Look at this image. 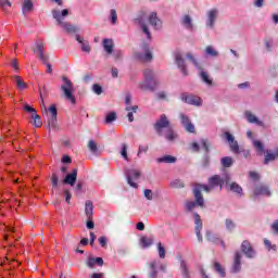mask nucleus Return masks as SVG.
I'll use <instances>...</instances> for the list:
<instances>
[{
	"label": "nucleus",
	"mask_w": 278,
	"mask_h": 278,
	"mask_svg": "<svg viewBox=\"0 0 278 278\" xmlns=\"http://www.w3.org/2000/svg\"><path fill=\"white\" fill-rule=\"evenodd\" d=\"M225 224H226V229L228 231H233L236 229V223H233V220H231L230 218H227Z\"/></svg>",
	"instance_id": "nucleus-45"
},
{
	"label": "nucleus",
	"mask_w": 278,
	"mask_h": 278,
	"mask_svg": "<svg viewBox=\"0 0 278 278\" xmlns=\"http://www.w3.org/2000/svg\"><path fill=\"white\" fill-rule=\"evenodd\" d=\"M180 100L182 101V103H187L188 105H194L195 108H201V105H203V100L201 99V97L193 93L182 92L180 94Z\"/></svg>",
	"instance_id": "nucleus-7"
},
{
	"label": "nucleus",
	"mask_w": 278,
	"mask_h": 278,
	"mask_svg": "<svg viewBox=\"0 0 278 278\" xmlns=\"http://www.w3.org/2000/svg\"><path fill=\"white\" fill-rule=\"evenodd\" d=\"M121 155L124 157V160H126V162H129V156L127 155V143L122 146Z\"/></svg>",
	"instance_id": "nucleus-50"
},
{
	"label": "nucleus",
	"mask_w": 278,
	"mask_h": 278,
	"mask_svg": "<svg viewBox=\"0 0 278 278\" xmlns=\"http://www.w3.org/2000/svg\"><path fill=\"white\" fill-rule=\"evenodd\" d=\"M114 121H116V113L115 112L109 113L106 115L105 123L110 124V123H114Z\"/></svg>",
	"instance_id": "nucleus-49"
},
{
	"label": "nucleus",
	"mask_w": 278,
	"mask_h": 278,
	"mask_svg": "<svg viewBox=\"0 0 278 278\" xmlns=\"http://www.w3.org/2000/svg\"><path fill=\"white\" fill-rule=\"evenodd\" d=\"M91 90L94 92V94H103V87H101L99 84H93Z\"/></svg>",
	"instance_id": "nucleus-46"
},
{
	"label": "nucleus",
	"mask_w": 278,
	"mask_h": 278,
	"mask_svg": "<svg viewBox=\"0 0 278 278\" xmlns=\"http://www.w3.org/2000/svg\"><path fill=\"white\" fill-rule=\"evenodd\" d=\"M214 268H215L216 273H218L220 275V277H226L227 274L225 273V268H223L220 263L215 262L214 263Z\"/></svg>",
	"instance_id": "nucleus-38"
},
{
	"label": "nucleus",
	"mask_w": 278,
	"mask_h": 278,
	"mask_svg": "<svg viewBox=\"0 0 278 278\" xmlns=\"http://www.w3.org/2000/svg\"><path fill=\"white\" fill-rule=\"evenodd\" d=\"M186 58H187V60H189L190 62L193 63L195 68H200L201 70V64H199V61H197V59L194 58V55H192V53H187Z\"/></svg>",
	"instance_id": "nucleus-41"
},
{
	"label": "nucleus",
	"mask_w": 278,
	"mask_h": 278,
	"mask_svg": "<svg viewBox=\"0 0 278 278\" xmlns=\"http://www.w3.org/2000/svg\"><path fill=\"white\" fill-rule=\"evenodd\" d=\"M197 205H199V207H201V204L197 201V198H195V202L194 201L186 202L185 207H186L187 212H192V210H194V207H197Z\"/></svg>",
	"instance_id": "nucleus-35"
},
{
	"label": "nucleus",
	"mask_w": 278,
	"mask_h": 278,
	"mask_svg": "<svg viewBox=\"0 0 278 278\" xmlns=\"http://www.w3.org/2000/svg\"><path fill=\"white\" fill-rule=\"evenodd\" d=\"M149 23L155 29H162V20H160V17H157V13L156 12H152L150 14Z\"/></svg>",
	"instance_id": "nucleus-17"
},
{
	"label": "nucleus",
	"mask_w": 278,
	"mask_h": 278,
	"mask_svg": "<svg viewBox=\"0 0 278 278\" xmlns=\"http://www.w3.org/2000/svg\"><path fill=\"white\" fill-rule=\"evenodd\" d=\"M244 116L248 123L258 125V127H264V122L260 121L251 111H245Z\"/></svg>",
	"instance_id": "nucleus-19"
},
{
	"label": "nucleus",
	"mask_w": 278,
	"mask_h": 278,
	"mask_svg": "<svg viewBox=\"0 0 278 278\" xmlns=\"http://www.w3.org/2000/svg\"><path fill=\"white\" fill-rule=\"evenodd\" d=\"M216 16H218V10L212 9L211 11H208V13H207V22H206L207 27H214V23L216 21Z\"/></svg>",
	"instance_id": "nucleus-24"
},
{
	"label": "nucleus",
	"mask_w": 278,
	"mask_h": 278,
	"mask_svg": "<svg viewBox=\"0 0 278 278\" xmlns=\"http://www.w3.org/2000/svg\"><path fill=\"white\" fill-rule=\"evenodd\" d=\"M31 118L34 121L35 127H42V121H40V115H38V113H34Z\"/></svg>",
	"instance_id": "nucleus-42"
},
{
	"label": "nucleus",
	"mask_w": 278,
	"mask_h": 278,
	"mask_svg": "<svg viewBox=\"0 0 278 278\" xmlns=\"http://www.w3.org/2000/svg\"><path fill=\"white\" fill-rule=\"evenodd\" d=\"M93 210H94V205L92 204V202L87 201L85 204V214L87 216V219L92 218Z\"/></svg>",
	"instance_id": "nucleus-29"
},
{
	"label": "nucleus",
	"mask_w": 278,
	"mask_h": 278,
	"mask_svg": "<svg viewBox=\"0 0 278 278\" xmlns=\"http://www.w3.org/2000/svg\"><path fill=\"white\" fill-rule=\"evenodd\" d=\"M52 16L56 21L58 25L62 27V29H64V31L67 34H76V31H79L78 27L64 22V17L68 16V9H64L62 11L53 10Z\"/></svg>",
	"instance_id": "nucleus-2"
},
{
	"label": "nucleus",
	"mask_w": 278,
	"mask_h": 278,
	"mask_svg": "<svg viewBox=\"0 0 278 278\" xmlns=\"http://www.w3.org/2000/svg\"><path fill=\"white\" fill-rule=\"evenodd\" d=\"M180 269H181L184 277H188V265L186 264L185 261L180 262Z\"/></svg>",
	"instance_id": "nucleus-52"
},
{
	"label": "nucleus",
	"mask_w": 278,
	"mask_h": 278,
	"mask_svg": "<svg viewBox=\"0 0 278 278\" xmlns=\"http://www.w3.org/2000/svg\"><path fill=\"white\" fill-rule=\"evenodd\" d=\"M127 184L130 185L131 188H138V184L134 181H138L140 179V172L138 169H128L126 172Z\"/></svg>",
	"instance_id": "nucleus-10"
},
{
	"label": "nucleus",
	"mask_w": 278,
	"mask_h": 278,
	"mask_svg": "<svg viewBox=\"0 0 278 278\" xmlns=\"http://www.w3.org/2000/svg\"><path fill=\"white\" fill-rule=\"evenodd\" d=\"M40 106L42 113L48 116V126L49 129H58V106L52 104L49 109L45 105V99H42V93H40Z\"/></svg>",
	"instance_id": "nucleus-3"
},
{
	"label": "nucleus",
	"mask_w": 278,
	"mask_h": 278,
	"mask_svg": "<svg viewBox=\"0 0 278 278\" xmlns=\"http://www.w3.org/2000/svg\"><path fill=\"white\" fill-rule=\"evenodd\" d=\"M180 121H181L182 127H185V131H187L188 134L197 132V129L194 128V124H192L189 116H186V114L180 113Z\"/></svg>",
	"instance_id": "nucleus-11"
},
{
	"label": "nucleus",
	"mask_w": 278,
	"mask_h": 278,
	"mask_svg": "<svg viewBox=\"0 0 278 278\" xmlns=\"http://www.w3.org/2000/svg\"><path fill=\"white\" fill-rule=\"evenodd\" d=\"M34 10V2L31 0H24L22 4V14L26 16Z\"/></svg>",
	"instance_id": "nucleus-25"
},
{
	"label": "nucleus",
	"mask_w": 278,
	"mask_h": 278,
	"mask_svg": "<svg viewBox=\"0 0 278 278\" xmlns=\"http://www.w3.org/2000/svg\"><path fill=\"white\" fill-rule=\"evenodd\" d=\"M270 189L266 185H257L254 188V197H270Z\"/></svg>",
	"instance_id": "nucleus-15"
},
{
	"label": "nucleus",
	"mask_w": 278,
	"mask_h": 278,
	"mask_svg": "<svg viewBox=\"0 0 278 278\" xmlns=\"http://www.w3.org/2000/svg\"><path fill=\"white\" fill-rule=\"evenodd\" d=\"M117 18H118V15L116 14V10L112 9L111 10V23H112V25H116Z\"/></svg>",
	"instance_id": "nucleus-57"
},
{
	"label": "nucleus",
	"mask_w": 278,
	"mask_h": 278,
	"mask_svg": "<svg viewBox=\"0 0 278 278\" xmlns=\"http://www.w3.org/2000/svg\"><path fill=\"white\" fill-rule=\"evenodd\" d=\"M125 103H126V112H138V105L131 106V94H126L125 97Z\"/></svg>",
	"instance_id": "nucleus-28"
},
{
	"label": "nucleus",
	"mask_w": 278,
	"mask_h": 278,
	"mask_svg": "<svg viewBox=\"0 0 278 278\" xmlns=\"http://www.w3.org/2000/svg\"><path fill=\"white\" fill-rule=\"evenodd\" d=\"M143 194L148 201H153V191L151 189H146Z\"/></svg>",
	"instance_id": "nucleus-56"
},
{
	"label": "nucleus",
	"mask_w": 278,
	"mask_h": 278,
	"mask_svg": "<svg viewBox=\"0 0 278 278\" xmlns=\"http://www.w3.org/2000/svg\"><path fill=\"white\" fill-rule=\"evenodd\" d=\"M156 161L159 164H175V162H177V157L173 155H164L159 157Z\"/></svg>",
	"instance_id": "nucleus-27"
},
{
	"label": "nucleus",
	"mask_w": 278,
	"mask_h": 278,
	"mask_svg": "<svg viewBox=\"0 0 278 278\" xmlns=\"http://www.w3.org/2000/svg\"><path fill=\"white\" fill-rule=\"evenodd\" d=\"M141 245L143 249H149V247L153 245V239L148 237H142L140 239Z\"/></svg>",
	"instance_id": "nucleus-33"
},
{
	"label": "nucleus",
	"mask_w": 278,
	"mask_h": 278,
	"mask_svg": "<svg viewBox=\"0 0 278 278\" xmlns=\"http://www.w3.org/2000/svg\"><path fill=\"white\" fill-rule=\"evenodd\" d=\"M182 25H185L187 29H192V17H190V15H184Z\"/></svg>",
	"instance_id": "nucleus-36"
},
{
	"label": "nucleus",
	"mask_w": 278,
	"mask_h": 278,
	"mask_svg": "<svg viewBox=\"0 0 278 278\" xmlns=\"http://www.w3.org/2000/svg\"><path fill=\"white\" fill-rule=\"evenodd\" d=\"M147 151H149V146H139L137 156L140 157V155H142V153H147Z\"/></svg>",
	"instance_id": "nucleus-59"
},
{
	"label": "nucleus",
	"mask_w": 278,
	"mask_h": 278,
	"mask_svg": "<svg viewBox=\"0 0 278 278\" xmlns=\"http://www.w3.org/2000/svg\"><path fill=\"white\" fill-rule=\"evenodd\" d=\"M241 251L244 253L247 257L250 260L255 257V250H253V245L248 240H244L241 244Z\"/></svg>",
	"instance_id": "nucleus-13"
},
{
	"label": "nucleus",
	"mask_w": 278,
	"mask_h": 278,
	"mask_svg": "<svg viewBox=\"0 0 278 278\" xmlns=\"http://www.w3.org/2000/svg\"><path fill=\"white\" fill-rule=\"evenodd\" d=\"M99 244L105 249L108 247V237H100L99 238Z\"/></svg>",
	"instance_id": "nucleus-61"
},
{
	"label": "nucleus",
	"mask_w": 278,
	"mask_h": 278,
	"mask_svg": "<svg viewBox=\"0 0 278 278\" xmlns=\"http://www.w3.org/2000/svg\"><path fill=\"white\" fill-rule=\"evenodd\" d=\"M220 164L224 168H231L233 166V159L231 156H224L220 159Z\"/></svg>",
	"instance_id": "nucleus-30"
},
{
	"label": "nucleus",
	"mask_w": 278,
	"mask_h": 278,
	"mask_svg": "<svg viewBox=\"0 0 278 278\" xmlns=\"http://www.w3.org/2000/svg\"><path fill=\"white\" fill-rule=\"evenodd\" d=\"M271 230L278 236V219L271 224Z\"/></svg>",
	"instance_id": "nucleus-63"
},
{
	"label": "nucleus",
	"mask_w": 278,
	"mask_h": 278,
	"mask_svg": "<svg viewBox=\"0 0 278 278\" xmlns=\"http://www.w3.org/2000/svg\"><path fill=\"white\" fill-rule=\"evenodd\" d=\"M175 62H176L178 68H180L182 75H184L185 77H187V75H188V68L186 67V60H184V58L181 56V53L177 52V53L175 54Z\"/></svg>",
	"instance_id": "nucleus-14"
},
{
	"label": "nucleus",
	"mask_w": 278,
	"mask_h": 278,
	"mask_svg": "<svg viewBox=\"0 0 278 278\" xmlns=\"http://www.w3.org/2000/svg\"><path fill=\"white\" fill-rule=\"evenodd\" d=\"M103 266V258L102 257H89L87 261L88 268H94V266Z\"/></svg>",
	"instance_id": "nucleus-26"
},
{
	"label": "nucleus",
	"mask_w": 278,
	"mask_h": 278,
	"mask_svg": "<svg viewBox=\"0 0 278 278\" xmlns=\"http://www.w3.org/2000/svg\"><path fill=\"white\" fill-rule=\"evenodd\" d=\"M253 147L258 155H264L263 164H265V166H268L269 162H275V160H278V148H276L275 152H273V150H265L264 143H262L260 140H254Z\"/></svg>",
	"instance_id": "nucleus-4"
},
{
	"label": "nucleus",
	"mask_w": 278,
	"mask_h": 278,
	"mask_svg": "<svg viewBox=\"0 0 278 278\" xmlns=\"http://www.w3.org/2000/svg\"><path fill=\"white\" fill-rule=\"evenodd\" d=\"M170 188H175V189H179V188H184V182L179 179L173 180L169 184Z\"/></svg>",
	"instance_id": "nucleus-47"
},
{
	"label": "nucleus",
	"mask_w": 278,
	"mask_h": 278,
	"mask_svg": "<svg viewBox=\"0 0 278 278\" xmlns=\"http://www.w3.org/2000/svg\"><path fill=\"white\" fill-rule=\"evenodd\" d=\"M230 190L231 192H236V194H242V187H240V185H238L237 182L230 184Z\"/></svg>",
	"instance_id": "nucleus-39"
},
{
	"label": "nucleus",
	"mask_w": 278,
	"mask_h": 278,
	"mask_svg": "<svg viewBox=\"0 0 278 278\" xmlns=\"http://www.w3.org/2000/svg\"><path fill=\"white\" fill-rule=\"evenodd\" d=\"M201 144H202V148L204 149L205 153H207L210 151V147H212V144L210 143V141L207 139H202Z\"/></svg>",
	"instance_id": "nucleus-53"
},
{
	"label": "nucleus",
	"mask_w": 278,
	"mask_h": 278,
	"mask_svg": "<svg viewBox=\"0 0 278 278\" xmlns=\"http://www.w3.org/2000/svg\"><path fill=\"white\" fill-rule=\"evenodd\" d=\"M223 138H225L230 147V151L235 154L240 153V146L238 144V141H236V137L231 135L229 131H226L223 135Z\"/></svg>",
	"instance_id": "nucleus-9"
},
{
	"label": "nucleus",
	"mask_w": 278,
	"mask_h": 278,
	"mask_svg": "<svg viewBox=\"0 0 278 278\" xmlns=\"http://www.w3.org/2000/svg\"><path fill=\"white\" fill-rule=\"evenodd\" d=\"M135 58L140 62H151V60H153V54L151 53V51L147 50L144 54L136 52Z\"/></svg>",
	"instance_id": "nucleus-23"
},
{
	"label": "nucleus",
	"mask_w": 278,
	"mask_h": 278,
	"mask_svg": "<svg viewBox=\"0 0 278 278\" xmlns=\"http://www.w3.org/2000/svg\"><path fill=\"white\" fill-rule=\"evenodd\" d=\"M225 184V180L220 178V176L215 175L208 179V185H199L197 184L193 187V195L194 199H197V202L200 204V207H205V200L203 199V194L201 191L203 190L204 192H210L211 190H214V188H223V185Z\"/></svg>",
	"instance_id": "nucleus-1"
},
{
	"label": "nucleus",
	"mask_w": 278,
	"mask_h": 278,
	"mask_svg": "<svg viewBox=\"0 0 278 278\" xmlns=\"http://www.w3.org/2000/svg\"><path fill=\"white\" fill-rule=\"evenodd\" d=\"M51 182H52V188H58V184H60V177L58 176L56 173L52 174Z\"/></svg>",
	"instance_id": "nucleus-48"
},
{
	"label": "nucleus",
	"mask_w": 278,
	"mask_h": 278,
	"mask_svg": "<svg viewBox=\"0 0 278 278\" xmlns=\"http://www.w3.org/2000/svg\"><path fill=\"white\" fill-rule=\"evenodd\" d=\"M88 149L91 151V153L97 154L99 152V147L94 142V140H89L88 141Z\"/></svg>",
	"instance_id": "nucleus-37"
},
{
	"label": "nucleus",
	"mask_w": 278,
	"mask_h": 278,
	"mask_svg": "<svg viewBox=\"0 0 278 278\" xmlns=\"http://www.w3.org/2000/svg\"><path fill=\"white\" fill-rule=\"evenodd\" d=\"M195 231L199 233L200 229H203V220H201V215L199 213L193 214Z\"/></svg>",
	"instance_id": "nucleus-31"
},
{
	"label": "nucleus",
	"mask_w": 278,
	"mask_h": 278,
	"mask_svg": "<svg viewBox=\"0 0 278 278\" xmlns=\"http://www.w3.org/2000/svg\"><path fill=\"white\" fill-rule=\"evenodd\" d=\"M14 81H15L18 90H26L27 83H24L23 78H21L20 76H15Z\"/></svg>",
	"instance_id": "nucleus-32"
},
{
	"label": "nucleus",
	"mask_w": 278,
	"mask_h": 278,
	"mask_svg": "<svg viewBox=\"0 0 278 278\" xmlns=\"http://www.w3.org/2000/svg\"><path fill=\"white\" fill-rule=\"evenodd\" d=\"M157 250H159V257L161 260H164V257H166V250L164 249V245H162L161 242L157 243Z\"/></svg>",
	"instance_id": "nucleus-44"
},
{
	"label": "nucleus",
	"mask_w": 278,
	"mask_h": 278,
	"mask_svg": "<svg viewBox=\"0 0 278 278\" xmlns=\"http://www.w3.org/2000/svg\"><path fill=\"white\" fill-rule=\"evenodd\" d=\"M77 181V168H74L71 174H67L63 179V184L67 186H75Z\"/></svg>",
	"instance_id": "nucleus-18"
},
{
	"label": "nucleus",
	"mask_w": 278,
	"mask_h": 278,
	"mask_svg": "<svg viewBox=\"0 0 278 278\" xmlns=\"http://www.w3.org/2000/svg\"><path fill=\"white\" fill-rule=\"evenodd\" d=\"M206 240H208V242H218V238H216V236H214L212 232L207 231L206 232Z\"/></svg>",
	"instance_id": "nucleus-55"
},
{
	"label": "nucleus",
	"mask_w": 278,
	"mask_h": 278,
	"mask_svg": "<svg viewBox=\"0 0 278 278\" xmlns=\"http://www.w3.org/2000/svg\"><path fill=\"white\" fill-rule=\"evenodd\" d=\"M140 25L143 34H146L148 36V39L151 40V31H149V27L147 26V24L140 22Z\"/></svg>",
	"instance_id": "nucleus-54"
},
{
	"label": "nucleus",
	"mask_w": 278,
	"mask_h": 278,
	"mask_svg": "<svg viewBox=\"0 0 278 278\" xmlns=\"http://www.w3.org/2000/svg\"><path fill=\"white\" fill-rule=\"evenodd\" d=\"M63 194H64V197H65V201H66L67 203H71V199H73V194L71 193V191H68V189H65V190L63 191Z\"/></svg>",
	"instance_id": "nucleus-60"
},
{
	"label": "nucleus",
	"mask_w": 278,
	"mask_h": 278,
	"mask_svg": "<svg viewBox=\"0 0 278 278\" xmlns=\"http://www.w3.org/2000/svg\"><path fill=\"white\" fill-rule=\"evenodd\" d=\"M160 264V261H151L150 263H147L148 266V277L149 278H157V265Z\"/></svg>",
	"instance_id": "nucleus-16"
},
{
	"label": "nucleus",
	"mask_w": 278,
	"mask_h": 278,
	"mask_svg": "<svg viewBox=\"0 0 278 278\" xmlns=\"http://www.w3.org/2000/svg\"><path fill=\"white\" fill-rule=\"evenodd\" d=\"M165 138H166V140H169V142H173V140H175V138H177V135H175V131H173L172 127L167 128V134H166Z\"/></svg>",
	"instance_id": "nucleus-43"
},
{
	"label": "nucleus",
	"mask_w": 278,
	"mask_h": 278,
	"mask_svg": "<svg viewBox=\"0 0 278 278\" xmlns=\"http://www.w3.org/2000/svg\"><path fill=\"white\" fill-rule=\"evenodd\" d=\"M75 39L79 45H81V51H84V53H90V51H92V48H90V43L84 40V37H80L79 35H75Z\"/></svg>",
	"instance_id": "nucleus-21"
},
{
	"label": "nucleus",
	"mask_w": 278,
	"mask_h": 278,
	"mask_svg": "<svg viewBox=\"0 0 278 278\" xmlns=\"http://www.w3.org/2000/svg\"><path fill=\"white\" fill-rule=\"evenodd\" d=\"M201 79L206 86H212V79L210 78V75L205 71L200 72Z\"/></svg>",
	"instance_id": "nucleus-34"
},
{
	"label": "nucleus",
	"mask_w": 278,
	"mask_h": 278,
	"mask_svg": "<svg viewBox=\"0 0 278 278\" xmlns=\"http://www.w3.org/2000/svg\"><path fill=\"white\" fill-rule=\"evenodd\" d=\"M143 77L146 81L139 84L141 90H155L157 88V80H155V73L153 70L143 71Z\"/></svg>",
	"instance_id": "nucleus-5"
},
{
	"label": "nucleus",
	"mask_w": 278,
	"mask_h": 278,
	"mask_svg": "<svg viewBox=\"0 0 278 278\" xmlns=\"http://www.w3.org/2000/svg\"><path fill=\"white\" fill-rule=\"evenodd\" d=\"M154 129L159 136H162L164 129H170V121L166 114H162L154 124Z\"/></svg>",
	"instance_id": "nucleus-8"
},
{
	"label": "nucleus",
	"mask_w": 278,
	"mask_h": 278,
	"mask_svg": "<svg viewBox=\"0 0 278 278\" xmlns=\"http://www.w3.org/2000/svg\"><path fill=\"white\" fill-rule=\"evenodd\" d=\"M242 254L240 252H236L235 261L232 265V273H240L242 266Z\"/></svg>",
	"instance_id": "nucleus-20"
},
{
	"label": "nucleus",
	"mask_w": 278,
	"mask_h": 278,
	"mask_svg": "<svg viewBox=\"0 0 278 278\" xmlns=\"http://www.w3.org/2000/svg\"><path fill=\"white\" fill-rule=\"evenodd\" d=\"M205 52L207 55H211V58H218V51L214 50L212 46H207Z\"/></svg>",
	"instance_id": "nucleus-40"
},
{
	"label": "nucleus",
	"mask_w": 278,
	"mask_h": 278,
	"mask_svg": "<svg viewBox=\"0 0 278 278\" xmlns=\"http://www.w3.org/2000/svg\"><path fill=\"white\" fill-rule=\"evenodd\" d=\"M86 227L87 229H94V222L92 220V218L87 219Z\"/></svg>",
	"instance_id": "nucleus-64"
},
{
	"label": "nucleus",
	"mask_w": 278,
	"mask_h": 278,
	"mask_svg": "<svg viewBox=\"0 0 278 278\" xmlns=\"http://www.w3.org/2000/svg\"><path fill=\"white\" fill-rule=\"evenodd\" d=\"M264 244L268 249V251H270V250L277 251V245H273V243H270V240L265 239Z\"/></svg>",
	"instance_id": "nucleus-58"
},
{
	"label": "nucleus",
	"mask_w": 278,
	"mask_h": 278,
	"mask_svg": "<svg viewBox=\"0 0 278 278\" xmlns=\"http://www.w3.org/2000/svg\"><path fill=\"white\" fill-rule=\"evenodd\" d=\"M62 79L63 85H61V90L63 92V97H65L67 101H71V103L75 105V103H77V99H75V96L73 94V81H71V79H68L66 76H63Z\"/></svg>",
	"instance_id": "nucleus-6"
},
{
	"label": "nucleus",
	"mask_w": 278,
	"mask_h": 278,
	"mask_svg": "<svg viewBox=\"0 0 278 278\" xmlns=\"http://www.w3.org/2000/svg\"><path fill=\"white\" fill-rule=\"evenodd\" d=\"M102 47L108 55H112L114 53V40L112 39H103Z\"/></svg>",
	"instance_id": "nucleus-22"
},
{
	"label": "nucleus",
	"mask_w": 278,
	"mask_h": 278,
	"mask_svg": "<svg viewBox=\"0 0 278 278\" xmlns=\"http://www.w3.org/2000/svg\"><path fill=\"white\" fill-rule=\"evenodd\" d=\"M0 8L8 10V8H12V2H10V0H0Z\"/></svg>",
	"instance_id": "nucleus-51"
},
{
	"label": "nucleus",
	"mask_w": 278,
	"mask_h": 278,
	"mask_svg": "<svg viewBox=\"0 0 278 278\" xmlns=\"http://www.w3.org/2000/svg\"><path fill=\"white\" fill-rule=\"evenodd\" d=\"M33 51H34V53L37 54V58H39V60L43 64H47V62H49V56L47 54H45V43L37 42V46Z\"/></svg>",
	"instance_id": "nucleus-12"
},
{
	"label": "nucleus",
	"mask_w": 278,
	"mask_h": 278,
	"mask_svg": "<svg viewBox=\"0 0 278 278\" xmlns=\"http://www.w3.org/2000/svg\"><path fill=\"white\" fill-rule=\"evenodd\" d=\"M24 110H25L26 112H28L29 114H31V116H34V114H37V113H36V109H34L33 106H29V104H26V105L24 106Z\"/></svg>",
	"instance_id": "nucleus-62"
}]
</instances>
